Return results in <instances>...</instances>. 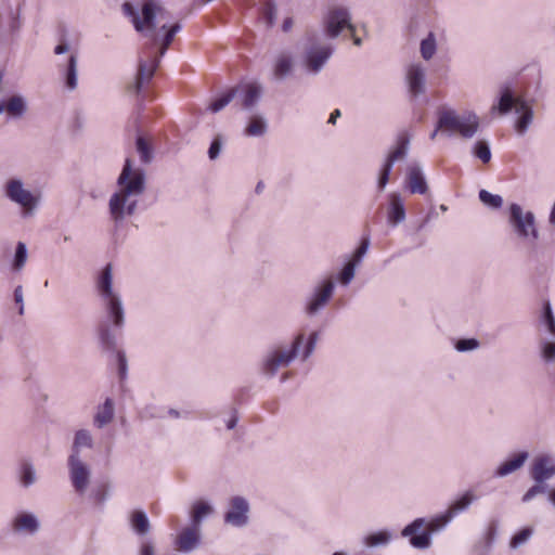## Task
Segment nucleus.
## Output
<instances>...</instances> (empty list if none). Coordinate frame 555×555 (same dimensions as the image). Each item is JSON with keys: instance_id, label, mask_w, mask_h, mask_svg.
Returning <instances> with one entry per match:
<instances>
[{"instance_id": "obj_1", "label": "nucleus", "mask_w": 555, "mask_h": 555, "mask_svg": "<svg viewBox=\"0 0 555 555\" xmlns=\"http://www.w3.org/2000/svg\"><path fill=\"white\" fill-rule=\"evenodd\" d=\"M96 288L105 311V319L98 326L99 339L106 351H116L118 373L120 379H124L128 369L127 358L124 351L117 350L116 337L111 330V325L117 330L122 328L125 310L119 294L113 289V267L111 263L102 269L96 281Z\"/></svg>"}, {"instance_id": "obj_2", "label": "nucleus", "mask_w": 555, "mask_h": 555, "mask_svg": "<svg viewBox=\"0 0 555 555\" xmlns=\"http://www.w3.org/2000/svg\"><path fill=\"white\" fill-rule=\"evenodd\" d=\"M119 191L115 192L108 202V209L112 219L116 224L120 223L126 216H132L138 206L132 196H139L145 191V172L143 169H132L131 159L125 160L121 172L117 179Z\"/></svg>"}, {"instance_id": "obj_3", "label": "nucleus", "mask_w": 555, "mask_h": 555, "mask_svg": "<svg viewBox=\"0 0 555 555\" xmlns=\"http://www.w3.org/2000/svg\"><path fill=\"white\" fill-rule=\"evenodd\" d=\"M474 499L475 496L470 491L465 492L444 513L431 518L425 529V518H416L402 529L401 535L409 538L410 544L415 548H428L431 544L433 533L441 530L455 515L468 508Z\"/></svg>"}, {"instance_id": "obj_4", "label": "nucleus", "mask_w": 555, "mask_h": 555, "mask_svg": "<svg viewBox=\"0 0 555 555\" xmlns=\"http://www.w3.org/2000/svg\"><path fill=\"white\" fill-rule=\"evenodd\" d=\"M160 29L165 30V35L160 41L159 55L150 56L149 60H139L135 80L132 85L129 86V91L134 92L135 94H139L144 83L150 82L151 79L154 77L155 70L159 64V59L166 53L167 49L173 41L176 34L180 31L181 24L175 23L170 27H167V25H163Z\"/></svg>"}, {"instance_id": "obj_5", "label": "nucleus", "mask_w": 555, "mask_h": 555, "mask_svg": "<svg viewBox=\"0 0 555 555\" xmlns=\"http://www.w3.org/2000/svg\"><path fill=\"white\" fill-rule=\"evenodd\" d=\"M438 128L448 137L460 134L462 138H473L479 128V118L473 112L459 115L454 109L438 111Z\"/></svg>"}, {"instance_id": "obj_6", "label": "nucleus", "mask_w": 555, "mask_h": 555, "mask_svg": "<svg viewBox=\"0 0 555 555\" xmlns=\"http://www.w3.org/2000/svg\"><path fill=\"white\" fill-rule=\"evenodd\" d=\"M508 224L519 240L537 241L539 231L532 211H524L519 204L513 203L508 207Z\"/></svg>"}, {"instance_id": "obj_7", "label": "nucleus", "mask_w": 555, "mask_h": 555, "mask_svg": "<svg viewBox=\"0 0 555 555\" xmlns=\"http://www.w3.org/2000/svg\"><path fill=\"white\" fill-rule=\"evenodd\" d=\"M305 340L302 333L298 334L288 351H273L266 357L262 364V372L268 377H273L278 370L283 366L286 367L297 357L299 349Z\"/></svg>"}, {"instance_id": "obj_8", "label": "nucleus", "mask_w": 555, "mask_h": 555, "mask_svg": "<svg viewBox=\"0 0 555 555\" xmlns=\"http://www.w3.org/2000/svg\"><path fill=\"white\" fill-rule=\"evenodd\" d=\"M323 26L325 35L331 39L337 38L344 29L352 34L356 31L350 11L345 7L331 8L323 18Z\"/></svg>"}, {"instance_id": "obj_9", "label": "nucleus", "mask_w": 555, "mask_h": 555, "mask_svg": "<svg viewBox=\"0 0 555 555\" xmlns=\"http://www.w3.org/2000/svg\"><path fill=\"white\" fill-rule=\"evenodd\" d=\"M5 196L24 209V216L31 215L38 205V198L25 190L20 179H10L4 186Z\"/></svg>"}, {"instance_id": "obj_10", "label": "nucleus", "mask_w": 555, "mask_h": 555, "mask_svg": "<svg viewBox=\"0 0 555 555\" xmlns=\"http://www.w3.org/2000/svg\"><path fill=\"white\" fill-rule=\"evenodd\" d=\"M67 464L70 481L75 491L83 493L90 480L91 472L89 466L81 461L80 456L76 455H69Z\"/></svg>"}, {"instance_id": "obj_11", "label": "nucleus", "mask_w": 555, "mask_h": 555, "mask_svg": "<svg viewBox=\"0 0 555 555\" xmlns=\"http://www.w3.org/2000/svg\"><path fill=\"white\" fill-rule=\"evenodd\" d=\"M249 504L243 496H233L230 508L224 514V521L233 527H244L248 522Z\"/></svg>"}, {"instance_id": "obj_12", "label": "nucleus", "mask_w": 555, "mask_h": 555, "mask_svg": "<svg viewBox=\"0 0 555 555\" xmlns=\"http://www.w3.org/2000/svg\"><path fill=\"white\" fill-rule=\"evenodd\" d=\"M334 49L332 46H317L312 44L306 50L305 62L309 72L319 73L328 59L332 56Z\"/></svg>"}, {"instance_id": "obj_13", "label": "nucleus", "mask_w": 555, "mask_h": 555, "mask_svg": "<svg viewBox=\"0 0 555 555\" xmlns=\"http://www.w3.org/2000/svg\"><path fill=\"white\" fill-rule=\"evenodd\" d=\"M334 288L335 284L332 280H325L321 286L317 287L307 302L306 313L308 315L318 313L331 299Z\"/></svg>"}, {"instance_id": "obj_14", "label": "nucleus", "mask_w": 555, "mask_h": 555, "mask_svg": "<svg viewBox=\"0 0 555 555\" xmlns=\"http://www.w3.org/2000/svg\"><path fill=\"white\" fill-rule=\"evenodd\" d=\"M531 478L542 483L555 475V464L547 455L538 456L531 467Z\"/></svg>"}, {"instance_id": "obj_15", "label": "nucleus", "mask_w": 555, "mask_h": 555, "mask_svg": "<svg viewBox=\"0 0 555 555\" xmlns=\"http://www.w3.org/2000/svg\"><path fill=\"white\" fill-rule=\"evenodd\" d=\"M409 90L413 96H418L425 92L426 74L421 64H412L406 74Z\"/></svg>"}, {"instance_id": "obj_16", "label": "nucleus", "mask_w": 555, "mask_h": 555, "mask_svg": "<svg viewBox=\"0 0 555 555\" xmlns=\"http://www.w3.org/2000/svg\"><path fill=\"white\" fill-rule=\"evenodd\" d=\"M5 112L13 119L22 118L27 112V102L21 94H14L0 102V114Z\"/></svg>"}, {"instance_id": "obj_17", "label": "nucleus", "mask_w": 555, "mask_h": 555, "mask_svg": "<svg viewBox=\"0 0 555 555\" xmlns=\"http://www.w3.org/2000/svg\"><path fill=\"white\" fill-rule=\"evenodd\" d=\"M406 184L412 194H425L428 191V185L420 165L413 164L409 166Z\"/></svg>"}, {"instance_id": "obj_18", "label": "nucleus", "mask_w": 555, "mask_h": 555, "mask_svg": "<svg viewBox=\"0 0 555 555\" xmlns=\"http://www.w3.org/2000/svg\"><path fill=\"white\" fill-rule=\"evenodd\" d=\"M404 202L399 193L389 194V204L387 209V221L391 227H396L405 220Z\"/></svg>"}, {"instance_id": "obj_19", "label": "nucleus", "mask_w": 555, "mask_h": 555, "mask_svg": "<svg viewBox=\"0 0 555 555\" xmlns=\"http://www.w3.org/2000/svg\"><path fill=\"white\" fill-rule=\"evenodd\" d=\"M516 113L519 114V117L515 122L516 131L519 134H524L528 130L533 119L532 106L524 98H518Z\"/></svg>"}, {"instance_id": "obj_20", "label": "nucleus", "mask_w": 555, "mask_h": 555, "mask_svg": "<svg viewBox=\"0 0 555 555\" xmlns=\"http://www.w3.org/2000/svg\"><path fill=\"white\" fill-rule=\"evenodd\" d=\"M199 529L198 527L184 528L178 535L176 544L181 552H191L199 544Z\"/></svg>"}, {"instance_id": "obj_21", "label": "nucleus", "mask_w": 555, "mask_h": 555, "mask_svg": "<svg viewBox=\"0 0 555 555\" xmlns=\"http://www.w3.org/2000/svg\"><path fill=\"white\" fill-rule=\"evenodd\" d=\"M236 88L237 93L240 92L242 95V107L245 109H250L254 107L262 94L261 86L256 82L245 83Z\"/></svg>"}, {"instance_id": "obj_22", "label": "nucleus", "mask_w": 555, "mask_h": 555, "mask_svg": "<svg viewBox=\"0 0 555 555\" xmlns=\"http://www.w3.org/2000/svg\"><path fill=\"white\" fill-rule=\"evenodd\" d=\"M165 12L164 8L157 4L154 0H144L141 13H142V22L143 29L147 27L150 30H155L156 23L155 18L157 14H163Z\"/></svg>"}, {"instance_id": "obj_23", "label": "nucleus", "mask_w": 555, "mask_h": 555, "mask_svg": "<svg viewBox=\"0 0 555 555\" xmlns=\"http://www.w3.org/2000/svg\"><path fill=\"white\" fill-rule=\"evenodd\" d=\"M529 453L527 451H520L513 455L511 459L503 462L495 470V477H505L517 469H519L525 462L528 460Z\"/></svg>"}, {"instance_id": "obj_24", "label": "nucleus", "mask_w": 555, "mask_h": 555, "mask_svg": "<svg viewBox=\"0 0 555 555\" xmlns=\"http://www.w3.org/2000/svg\"><path fill=\"white\" fill-rule=\"evenodd\" d=\"M518 98H515L514 92L509 87L501 89L498 104L491 107V112H498L500 115L508 114L514 107L517 106Z\"/></svg>"}, {"instance_id": "obj_25", "label": "nucleus", "mask_w": 555, "mask_h": 555, "mask_svg": "<svg viewBox=\"0 0 555 555\" xmlns=\"http://www.w3.org/2000/svg\"><path fill=\"white\" fill-rule=\"evenodd\" d=\"M13 529L16 532H27L34 534L39 529V521L34 514L22 513L13 521Z\"/></svg>"}, {"instance_id": "obj_26", "label": "nucleus", "mask_w": 555, "mask_h": 555, "mask_svg": "<svg viewBox=\"0 0 555 555\" xmlns=\"http://www.w3.org/2000/svg\"><path fill=\"white\" fill-rule=\"evenodd\" d=\"M77 65L78 56L72 53L64 66L60 65L63 72L65 86L68 90H75L77 88Z\"/></svg>"}, {"instance_id": "obj_27", "label": "nucleus", "mask_w": 555, "mask_h": 555, "mask_svg": "<svg viewBox=\"0 0 555 555\" xmlns=\"http://www.w3.org/2000/svg\"><path fill=\"white\" fill-rule=\"evenodd\" d=\"M129 520L135 534L144 537L151 531V522L144 511L134 509L131 512Z\"/></svg>"}, {"instance_id": "obj_28", "label": "nucleus", "mask_w": 555, "mask_h": 555, "mask_svg": "<svg viewBox=\"0 0 555 555\" xmlns=\"http://www.w3.org/2000/svg\"><path fill=\"white\" fill-rule=\"evenodd\" d=\"M114 418V402L111 398H106L104 403L99 408L94 416V424L102 428Z\"/></svg>"}, {"instance_id": "obj_29", "label": "nucleus", "mask_w": 555, "mask_h": 555, "mask_svg": "<svg viewBox=\"0 0 555 555\" xmlns=\"http://www.w3.org/2000/svg\"><path fill=\"white\" fill-rule=\"evenodd\" d=\"M83 447L91 449L93 447V439L89 430L79 429L75 433L70 455L80 456V449Z\"/></svg>"}, {"instance_id": "obj_30", "label": "nucleus", "mask_w": 555, "mask_h": 555, "mask_svg": "<svg viewBox=\"0 0 555 555\" xmlns=\"http://www.w3.org/2000/svg\"><path fill=\"white\" fill-rule=\"evenodd\" d=\"M212 513V507L205 501H197L193 504L191 511V520L194 527L201 526L203 519Z\"/></svg>"}, {"instance_id": "obj_31", "label": "nucleus", "mask_w": 555, "mask_h": 555, "mask_svg": "<svg viewBox=\"0 0 555 555\" xmlns=\"http://www.w3.org/2000/svg\"><path fill=\"white\" fill-rule=\"evenodd\" d=\"M410 140L406 135H400L396 147L390 151L387 158L385 159L389 164L393 165L397 160L402 159L408 154Z\"/></svg>"}, {"instance_id": "obj_32", "label": "nucleus", "mask_w": 555, "mask_h": 555, "mask_svg": "<svg viewBox=\"0 0 555 555\" xmlns=\"http://www.w3.org/2000/svg\"><path fill=\"white\" fill-rule=\"evenodd\" d=\"M293 69V61L289 55H280L275 62L274 76L278 79L286 78Z\"/></svg>"}, {"instance_id": "obj_33", "label": "nucleus", "mask_w": 555, "mask_h": 555, "mask_svg": "<svg viewBox=\"0 0 555 555\" xmlns=\"http://www.w3.org/2000/svg\"><path fill=\"white\" fill-rule=\"evenodd\" d=\"M28 258L27 246L23 242H18L15 247V253L12 261V270L20 272L26 264Z\"/></svg>"}, {"instance_id": "obj_34", "label": "nucleus", "mask_w": 555, "mask_h": 555, "mask_svg": "<svg viewBox=\"0 0 555 555\" xmlns=\"http://www.w3.org/2000/svg\"><path fill=\"white\" fill-rule=\"evenodd\" d=\"M237 94V88H231L220 96L216 98L209 105V109L212 113L220 112L223 107H225Z\"/></svg>"}, {"instance_id": "obj_35", "label": "nucleus", "mask_w": 555, "mask_h": 555, "mask_svg": "<svg viewBox=\"0 0 555 555\" xmlns=\"http://www.w3.org/2000/svg\"><path fill=\"white\" fill-rule=\"evenodd\" d=\"M421 55L425 61H429L436 53L437 41L435 34L430 31L426 38L421 41Z\"/></svg>"}, {"instance_id": "obj_36", "label": "nucleus", "mask_w": 555, "mask_h": 555, "mask_svg": "<svg viewBox=\"0 0 555 555\" xmlns=\"http://www.w3.org/2000/svg\"><path fill=\"white\" fill-rule=\"evenodd\" d=\"M540 321L547 328L548 333L555 338V317L548 301H545L542 309Z\"/></svg>"}, {"instance_id": "obj_37", "label": "nucleus", "mask_w": 555, "mask_h": 555, "mask_svg": "<svg viewBox=\"0 0 555 555\" xmlns=\"http://www.w3.org/2000/svg\"><path fill=\"white\" fill-rule=\"evenodd\" d=\"M267 122L262 117H253L245 129V133L249 137H260L267 132Z\"/></svg>"}, {"instance_id": "obj_38", "label": "nucleus", "mask_w": 555, "mask_h": 555, "mask_svg": "<svg viewBox=\"0 0 555 555\" xmlns=\"http://www.w3.org/2000/svg\"><path fill=\"white\" fill-rule=\"evenodd\" d=\"M391 540V533L387 530H380L370 533L365 537V544L370 547L386 545Z\"/></svg>"}, {"instance_id": "obj_39", "label": "nucleus", "mask_w": 555, "mask_h": 555, "mask_svg": "<svg viewBox=\"0 0 555 555\" xmlns=\"http://www.w3.org/2000/svg\"><path fill=\"white\" fill-rule=\"evenodd\" d=\"M478 197H479V201L483 205H486L492 209H500L503 205L502 196H500L498 194H492L487 190H480Z\"/></svg>"}, {"instance_id": "obj_40", "label": "nucleus", "mask_w": 555, "mask_h": 555, "mask_svg": "<svg viewBox=\"0 0 555 555\" xmlns=\"http://www.w3.org/2000/svg\"><path fill=\"white\" fill-rule=\"evenodd\" d=\"M137 151L140 154V158L143 163L149 164L153 158L152 147L149 142L141 135L137 137L135 140Z\"/></svg>"}, {"instance_id": "obj_41", "label": "nucleus", "mask_w": 555, "mask_h": 555, "mask_svg": "<svg viewBox=\"0 0 555 555\" xmlns=\"http://www.w3.org/2000/svg\"><path fill=\"white\" fill-rule=\"evenodd\" d=\"M262 18L269 28L273 27L276 20V5L272 0H267L261 8Z\"/></svg>"}, {"instance_id": "obj_42", "label": "nucleus", "mask_w": 555, "mask_h": 555, "mask_svg": "<svg viewBox=\"0 0 555 555\" xmlns=\"http://www.w3.org/2000/svg\"><path fill=\"white\" fill-rule=\"evenodd\" d=\"M122 11H124L125 15L131 17V22L133 24L134 29L139 33H142L143 31V22H142L141 16L138 13L137 9L130 2H125L122 4Z\"/></svg>"}, {"instance_id": "obj_43", "label": "nucleus", "mask_w": 555, "mask_h": 555, "mask_svg": "<svg viewBox=\"0 0 555 555\" xmlns=\"http://www.w3.org/2000/svg\"><path fill=\"white\" fill-rule=\"evenodd\" d=\"M474 155L479 158L482 163L487 164L491 159V150L488 142L479 140L475 143L473 149Z\"/></svg>"}, {"instance_id": "obj_44", "label": "nucleus", "mask_w": 555, "mask_h": 555, "mask_svg": "<svg viewBox=\"0 0 555 555\" xmlns=\"http://www.w3.org/2000/svg\"><path fill=\"white\" fill-rule=\"evenodd\" d=\"M541 354L544 361L555 362V338L551 336L550 340H541Z\"/></svg>"}, {"instance_id": "obj_45", "label": "nucleus", "mask_w": 555, "mask_h": 555, "mask_svg": "<svg viewBox=\"0 0 555 555\" xmlns=\"http://www.w3.org/2000/svg\"><path fill=\"white\" fill-rule=\"evenodd\" d=\"M36 481V472L30 463H24L21 472V482L24 487H29Z\"/></svg>"}, {"instance_id": "obj_46", "label": "nucleus", "mask_w": 555, "mask_h": 555, "mask_svg": "<svg viewBox=\"0 0 555 555\" xmlns=\"http://www.w3.org/2000/svg\"><path fill=\"white\" fill-rule=\"evenodd\" d=\"M532 533H533L532 528H530V527L522 528L520 531H518L517 533H515L512 537L511 543H509L511 547L512 548L519 547L521 544H524L525 542H527L530 539Z\"/></svg>"}, {"instance_id": "obj_47", "label": "nucleus", "mask_w": 555, "mask_h": 555, "mask_svg": "<svg viewBox=\"0 0 555 555\" xmlns=\"http://www.w3.org/2000/svg\"><path fill=\"white\" fill-rule=\"evenodd\" d=\"M356 262L349 261L339 272L338 279L343 285H348L354 278Z\"/></svg>"}, {"instance_id": "obj_48", "label": "nucleus", "mask_w": 555, "mask_h": 555, "mask_svg": "<svg viewBox=\"0 0 555 555\" xmlns=\"http://www.w3.org/2000/svg\"><path fill=\"white\" fill-rule=\"evenodd\" d=\"M392 166L393 165L389 164L388 162H384L377 179V188L379 191H383L386 188L387 183L389 182Z\"/></svg>"}, {"instance_id": "obj_49", "label": "nucleus", "mask_w": 555, "mask_h": 555, "mask_svg": "<svg viewBox=\"0 0 555 555\" xmlns=\"http://www.w3.org/2000/svg\"><path fill=\"white\" fill-rule=\"evenodd\" d=\"M479 347V341L476 338H461L455 344V349L460 352L475 350Z\"/></svg>"}, {"instance_id": "obj_50", "label": "nucleus", "mask_w": 555, "mask_h": 555, "mask_svg": "<svg viewBox=\"0 0 555 555\" xmlns=\"http://www.w3.org/2000/svg\"><path fill=\"white\" fill-rule=\"evenodd\" d=\"M547 488L548 487L545 482H542V483L535 482V485L530 487L528 489V491L524 494L521 501L524 503H527V502L531 501L535 495L546 492Z\"/></svg>"}, {"instance_id": "obj_51", "label": "nucleus", "mask_w": 555, "mask_h": 555, "mask_svg": "<svg viewBox=\"0 0 555 555\" xmlns=\"http://www.w3.org/2000/svg\"><path fill=\"white\" fill-rule=\"evenodd\" d=\"M369 247H370V237L369 236L362 237V240L360 242V245L354 250V254H353V257H352L351 261L356 262V264L360 263L362 258H363V256L366 254Z\"/></svg>"}, {"instance_id": "obj_52", "label": "nucleus", "mask_w": 555, "mask_h": 555, "mask_svg": "<svg viewBox=\"0 0 555 555\" xmlns=\"http://www.w3.org/2000/svg\"><path fill=\"white\" fill-rule=\"evenodd\" d=\"M318 339H319L318 332H312L309 335L308 340L305 346V349H304V354H302L304 360H307L313 353Z\"/></svg>"}, {"instance_id": "obj_53", "label": "nucleus", "mask_w": 555, "mask_h": 555, "mask_svg": "<svg viewBox=\"0 0 555 555\" xmlns=\"http://www.w3.org/2000/svg\"><path fill=\"white\" fill-rule=\"evenodd\" d=\"M222 144L223 142L221 135L215 137V139L211 141L210 146L208 149V157L211 160L216 159L219 156L222 150Z\"/></svg>"}, {"instance_id": "obj_54", "label": "nucleus", "mask_w": 555, "mask_h": 555, "mask_svg": "<svg viewBox=\"0 0 555 555\" xmlns=\"http://www.w3.org/2000/svg\"><path fill=\"white\" fill-rule=\"evenodd\" d=\"M14 301L18 305V314H24V293L23 286L17 285L13 292Z\"/></svg>"}, {"instance_id": "obj_55", "label": "nucleus", "mask_w": 555, "mask_h": 555, "mask_svg": "<svg viewBox=\"0 0 555 555\" xmlns=\"http://www.w3.org/2000/svg\"><path fill=\"white\" fill-rule=\"evenodd\" d=\"M138 555H156L154 543L151 540L142 541Z\"/></svg>"}, {"instance_id": "obj_56", "label": "nucleus", "mask_w": 555, "mask_h": 555, "mask_svg": "<svg viewBox=\"0 0 555 555\" xmlns=\"http://www.w3.org/2000/svg\"><path fill=\"white\" fill-rule=\"evenodd\" d=\"M107 498V490L105 487H102L101 489H98L95 492H94V499L95 501L99 503V504H102L105 502Z\"/></svg>"}, {"instance_id": "obj_57", "label": "nucleus", "mask_w": 555, "mask_h": 555, "mask_svg": "<svg viewBox=\"0 0 555 555\" xmlns=\"http://www.w3.org/2000/svg\"><path fill=\"white\" fill-rule=\"evenodd\" d=\"M69 51V44L65 39H62L61 42L54 48L55 54H64Z\"/></svg>"}, {"instance_id": "obj_58", "label": "nucleus", "mask_w": 555, "mask_h": 555, "mask_svg": "<svg viewBox=\"0 0 555 555\" xmlns=\"http://www.w3.org/2000/svg\"><path fill=\"white\" fill-rule=\"evenodd\" d=\"M20 27L18 17L16 14L11 12V23H10V30L15 31Z\"/></svg>"}, {"instance_id": "obj_59", "label": "nucleus", "mask_w": 555, "mask_h": 555, "mask_svg": "<svg viewBox=\"0 0 555 555\" xmlns=\"http://www.w3.org/2000/svg\"><path fill=\"white\" fill-rule=\"evenodd\" d=\"M293 18L292 17H286L284 21H283V24H282V30L287 33L292 29L293 27Z\"/></svg>"}, {"instance_id": "obj_60", "label": "nucleus", "mask_w": 555, "mask_h": 555, "mask_svg": "<svg viewBox=\"0 0 555 555\" xmlns=\"http://www.w3.org/2000/svg\"><path fill=\"white\" fill-rule=\"evenodd\" d=\"M341 115L340 111L338 108L334 109L331 115H330V118H328V124H333L335 125L336 124V120L337 118H339Z\"/></svg>"}, {"instance_id": "obj_61", "label": "nucleus", "mask_w": 555, "mask_h": 555, "mask_svg": "<svg viewBox=\"0 0 555 555\" xmlns=\"http://www.w3.org/2000/svg\"><path fill=\"white\" fill-rule=\"evenodd\" d=\"M495 534H496V525H495V522H492L488 529L489 543L494 539Z\"/></svg>"}, {"instance_id": "obj_62", "label": "nucleus", "mask_w": 555, "mask_h": 555, "mask_svg": "<svg viewBox=\"0 0 555 555\" xmlns=\"http://www.w3.org/2000/svg\"><path fill=\"white\" fill-rule=\"evenodd\" d=\"M237 422H238V417L236 415V411L234 410L233 416L227 423V428L233 429L236 426Z\"/></svg>"}, {"instance_id": "obj_63", "label": "nucleus", "mask_w": 555, "mask_h": 555, "mask_svg": "<svg viewBox=\"0 0 555 555\" xmlns=\"http://www.w3.org/2000/svg\"><path fill=\"white\" fill-rule=\"evenodd\" d=\"M350 37L352 38L353 43H354L357 47L362 46V39L356 35V31H354L353 34H352V33H350Z\"/></svg>"}, {"instance_id": "obj_64", "label": "nucleus", "mask_w": 555, "mask_h": 555, "mask_svg": "<svg viewBox=\"0 0 555 555\" xmlns=\"http://www.w3.org/2000/svg\"><path fill=\"white\" fill-rule=\"evenodd\" d=\"M548 221L551 224L555 225V201H554L551 214H550Z\"/></svg>"}]
</instances>
